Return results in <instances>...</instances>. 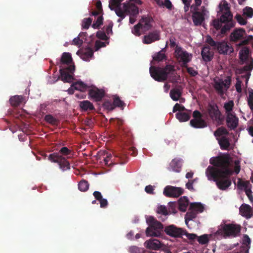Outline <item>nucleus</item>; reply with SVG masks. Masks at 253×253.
Listing matches in <instances>:
<instances>
[{
    "instance_id": "nucleus-1",
    "label": "nucleus",
    "mask_w": 253,
    "mask_h": 253,
    "mask_svg": "<svg viewBox=\"0 0 253 253\" xmlns=\"http://www.w3.org/2000/svg\"><path fill=\"white\" fill-rule=\"evenodd\" d=\"M210 163L215 167L209 166L207 169L208 179L215 181L219 189L226 190L231 185L230 177L234 172L231 168L230 158L227 155L218 156L211 159Z\"/></svg>"
},
{
    "instance_id": "nucleus-2",
    "label": "nucleus",
    "mask_w": 253,
    "mask_h": 253,
    "mask_svg": "<svg viewBox=\"0 0 253 253\" xmlns=\"http://www.w3.org/2000/svg\"><path fill=\"white\" fill-rule=\"evenodd\" d=\"M149 71L151 77L159 82L168 80L169 82L174 83L176 80L175 67L171 64H167L164 67L151 66Z\"/></svg>"
},
{
    "instance_id": "nucleus-3",
    "label": "nucleus",
    "mask_w": 253,
    "mask_h": 253,
    "mask_svg": "<svg viewBox=\"0 0 253 253\" xmlns=\"http://www.w3.org/2000/svg\"><path fill=\"white\" fill-rule=\"evenodd\" d=\"M206 42L213 49H216L220 54H229L234 51L233 48L230 46L227 42L225 41L215 42L210 36L207 37Z\"/></svg>"
},
{
    "instance_id": "nucleus-4",
    "label": "nucleus",
    "mask_w": 253,
    "mask_h": 253,
    "mask_svg": "<svg viewBox=\"0 0 253 253\" xmlns=\"http://www.w3.org/2000/svg\"><path fill=\"white\" fill-rule=\"evenodd\" d=\"M147 223L149 225L146 230L147 236L159 237L161 235L163 225L160 222L150 216L147 218Z\"/></svg>"
},
{
    "instance_id": "nucleus-5",
    "label": "nucleus",
    "mask_w": 253,
    "mask_h": 253,
    "mask_svg": "<svg viewBox=\"0 0 253 253\" xmlns=\"http://www.w3.org/2000/svg\"><path fill=\"white\" fill-rule=\"evenodd\" d=\"M174 56L183 67H187V64L192 59V55L181 47L176 46L174 49Z\"/></svg>"
},
{
    "instance_id": "nucleus-6",
    "label": "nucleus",
    "mask_w": 253,
    "mask_h": 253,
    "mask_svg": "<svg viewBox=\"0 0 253 253\" xmlns=\"http://www.w3.org/2000/svg\"><path fill=\"white\" fill-rule=\"evenodd\" d=\"M194 5L191 6V12L192 19L195 26H198L202 25L205 21V16L208 12L205 6H202L200 10Z\"/></svg>"
},
{
    "instance_id": "nucleus-7",
    "label": "nucleus",
    "mask_w": 253,
    "mask_h": 253,
    "mask_svg": "<svg viewBox=\"0 0 253 253\" xmlns=\"http://www.w3.org/2000/svg\"><path fill=\"white\" fill-rule=\"evenodd\" d=\"M221 13L222 14L219 19L225 24L220 30L221 34L223 35L235 26V22L232 19L233 15L231 12Z\"/></svg>"
},
{
    "instance_id": "nucleus-8",
    "label": "nucleus",
    "mask_w": 253,
    "mask_h": 253,
    "mask_svg": "<svg viewBox=\"0 0 253 253\" xmlns=\"http://www.w3.org/2000/svg\"><path fill=\"white\" fill-rule=\"evenodd\" d=\"M48 160L52 163H57L62 171L70 169V164L66 158H62L58 154H50Z\"/></svg>"
},
{
    "instance_id": "nucleus-9",
    "label": "nucleus",
    "mask_w": 253,
    "mask_h": 253,
    "mask_svg": "<svg viewBox=\"0 0 253 253\" xmlns=\"http://www.w3.org/2000/svg\"><path fill=\"white\" fill-rule=\"evenodd\" d=\"M219 231H221V232H223L225 237L229 236L235 237L240 233L241 226L239 225L227 224H225L222 229H219L218 232Z\"/></svg>"
},
{
    "instance_id": "nucleus-10",
    "label": "nucleus",
    "mask_w": 253,
    "mask_h": 253,
    "mask_svg": "<svg viewBox=\"0 0 253 253\" xmlns=\"http://www.w3.org/2000/svg\"><path fill=\"white\" fill-rule=\"evenodd\" d=\"M192 116L193 119L190 122L191 126L196 128H202L207 126V123L202 119V115L199 111H194Z\"/></svg>"
},
{
    "instance_id": "nucleus-11",
    "label": "nucleus",
    "mask_w": 253,
    "mask_h": 253,
    "mask_svg": "<svg viewBox=\"0 0 253 253\" xmlns=\"http://www.w3.org/2000/svg\"><path fill=\"white\" fill-rule=\"evenodd\" d=\"M75 70L74 65H70L59 70L61 80L64 82L71 83L74 80L72 74Z\"/></svg>"
},
{
    "instance_id": "nucleus-12",
    "label": "nucleus",
    "mask_w": 253,
    "mask_h": 253,
    "mask_svg": "<svg viewBox=\"0 0 253 253\" xmlns=\"http://www.w3.org/2000/svg\"><path fill=\"white\" fill-rule=\"evenodd\" d=\"M184 190L181 187L168 185L165 187L163 194L167 197L177 198L181 196Z\"/></svg>"
},
{
    "instance_id": "nucleus-13",
    "label": "nucleus",
    "mask_w": 253,
    "mask_h": 253,
    "mask_svg": "<svg viewBox=\"0 0 253 253\" xmlns=\"http://www.w3.org/2000/svg\"><path fill=\"white\" fill-rule=\"evenodd\" d=\"M231 84V79L230 78L226 79L223 81L219 80L218 81H214V88L217 92L220 95H223L224 93V89L227 90L230 87Z\"/></svg>"
},
{
    "instance_id": "nucleus-14",
    "label": "nucleus",
    "mask_w": 253,
    "mask_h": 253,
    "mask_svg": "<svg viewBox=\"0 0 253 253\" xmlns=\"http://www.w3.org/2000/svg\"><path fill=\"white\" fill-rule=\"evenodd\" d=\"M164 231L168 235L173 238H180L183 235V230L173 224L167 226Z\"/></svg>"
},
{
    "instance_id": "nucleus-15",
    "label": "nucleus",
    "mask_w": 253,
    "mask_h": 253,
    "mask_svg": "<svg viewBox=\"0 0 253 253\" xmlns=\"http://www.w3.org/2000/svg\"><path fill=\"white\" fill-rule=\"evenodd\" d=\"M123 11L125 14L133 15L136 17L139 14L138 7L134 4L129 2H124L123 4Z\"/></svg>"
},
{
    "instance_id": "nucleus-16",
    "label": "nucleus",
    "mask_w": 253,
    "mask_h": 253,
    "mask_svg": "<svg viewBox=\"0 0 253 253\" xmlns=\"http://www.w3.org/2000/svg\"><path fill=\"white\" fill-rule=\"evenodd\" d=\"M88 95L95 101H100L105 96V91L102 89L93 87L88 90Z\"/></svg>"
},
{
    "instance_id": "nucleus-17",
    "label": "nucleus",
    "mask_w": 253,
    "mask_h": 253,
    "mask_svg": "<svg viewBox=\"0 0 253 253\" xmlns=\"http://www.w3.org/2000/svg\"><path fill=\"white\" fill-rule=\"evenodd\" d=\"M208 112L210 117L215 121H221V113L216 105L209 104Z\"/></svg>"
},
{
    "instance_id": "nucleus-18",
    "label": "nucleus",
    "mask_w": 253,
    "mask_h": 253,
    "mask_svg": "<svg viewBox=\"0 0 253 253\" xmlns=\"http://www.w3.org/2000/svg\"><path fill=\"white\" fill-rule=\"evenodd\" d=\"M238 118L232 113L227 115L226 123L228 127L231 129H235L238 125Z\"/></svg>"
},
{
    "instance_id": "nucleus-19",
    "label": "nucleus",
    "mask_w": 253,
    "mask_h": 253,
    "mask_svg": "<svg viewBox=\"0 0 253 253\" xmlns=\"http://www.w3.org/2000/svg\"><path fill=\"white\" fill-rule=\"evenodd\" d=\"M182 166V160L175 158L170 162L168 169L169 170L179 172L181 171Z\"/></svg>"
},
{
    "instance_id": "nucleus-20",
    "label": "nucleus",
    "mask_w": 253,
    "mask_h": 253,
    "mask_svg": "<svg viewBox=\"0 0 253 253\" xmlns=\"http://www.w3.org/2000/svg\"><path fill=\"white\" fill-rule=\"evenodd\" d=\"M160 39L159 32L157 31H154L144 37L143 42L145 44H150Z\"/></svg>"
},
{
    "instance_id": "nucleus-21",
    "label": "nucleus",
    "mask_w": 253,
    "mask_h": 253,
    "mask_svg": "<svg viewBox=\"0 0 253 253\" xmlns=\"http://www.w3.org/2000/svg\"><path fill=\"white\" fill-rule=\"evenodd\" d=\"M77 54L80 55L83 60L85 61H88L90 58L93 55V51L91 48L87 47L82 51L78 50L77 52Z\"/></svg>"
},
{
    "instance_id": "nucleus-22",
    "label": "nucleus",
    "mask_w": 253,
    "mask_h": 253,
    "mask_svg": "<svg viewBox=\"0 0 253 253\" xmlns=\"http://www.w3.org/2000/svg\"><path fill=\"white\" fill-rule=\"evenodd\" d=\"M246 38V34L245 31L243 28L236 29L231 33L230 36L231 40L234 42H237L238 40L244 38Z\"/></svg>"
},
{
    "instance_id": "nucleus-23",
    "label": "nucleus",
    "mask_w": 253,
    "mask_h": 253,
    "mask_svg": "<svg viewBox=\"0 0 253 253\" xmlns=\"http://www.w3.org/2000/svg\"><path fill=\"white\" fill-rule=\"evenodd\" d=\"M202 58L205 62H209L212 60L213 53L211 50L209 45L204 46L201 51Z\"/></svg>"
},
{
    "instance_id": "nucleus-24",
    "label": "nucleus",
    "mask_w": 253,
    "mask_h": 253,
    "mask_svg": "<svg viewBox=\"0 0 253 253\" xmlns=\"http://www.w3.org/2000/svg\"><path fill=\"white\" fill-rule=\"evenodd\" d=\"M253 69V60H252L250 63L244 66L242 69L241 73L242 74L244 72H246V74L241 76V78H244L246 80V84L247 85L249 80L250 79L251 73L250 71Z\"/></svg>"
},
{
    "instance_id": "nucleus-25",
    "label": "nucleus",
    "mask_w": 253,
    "mask_h": 253,
    "mask_svg": "<svg viewBox=\"0 0 253 253\" xmlns=\"http://www.w3.org/2000/svg\"><path fill=\"white\" fill-rule=\"evenodd\" d=\"M145 245L147 249L158 250L162 247L163 244L157 239H151L146 241Z\"/></svg>"
},
{
    "instance_id": "nucleus-26",
    "label": "nucleus",
    "mask_w": 253,
    "mask_h": 253,
    "mask_svg": "<svg viewBox=\"0 0 253 253\" xmlns=\"http://www.w3.org/2000/svg\"><path fill=\"white\" fill-rule=\"evenodd\" d=\"M153 21V19L151 16H143L139 21V23H141V26L144 31H148L152 28L151 23Z\"/></svg>"
},
{
    "instance_id": "nucleus-27",
    "label": "nucleus",
    "mask_w": 253,
    "mask_h": 253,
    "mask_svg": "<svg viewBox=\"0 0 253 253\" xmlns=\"http://www.w3.org/2000/svg\"><path fill=\"white\" fill-rule=\"evenodd\" d=\"M111 121H114V123L119 127V133L122 136L129 137L131 135L130 132L128 130H126L122 126L123 124V121L120 119H112Z\"/></svg>"
},
{
    "instance_id": "nucleus-28",
    "label": "nucleus",
    "mask_w": 253,
    "mask_h": 253,
    "mask_svg": "<svg viewBox=\"0 0 253 253\" xmlns=\"http://www.w3.org/2000/svg\"><path fill=\"white\" fill-rule=\"evenodd\" d=\"M241 214L247 219L250 218L252 215V209L251 207L247 204H243L240 208Z\"/></svg>"
},
{
    "instance_id": "nucleus-29",
    "label": "nucleus",
    "mask_w": 253,
    "mask_h": 253,
    "mask_svg": "<svg viewBox=\"0 0 253 253\" xmlns=\"http://www.w3.org/2000/svg\"><path fill=\"white\" fill-rule=\"evenodd\" d=\"M191 111L188 110L184 112H178L176 114V118L180 122L188 121L191 117Z\"/></svg>"
},
{
    "instance_id": "nucleus-30",
    "label": "nucleus",
    "mask_w": 253,
    "mask_h": 253,
    "mask_svg": "<svg viewBox=\"0 0 253 253\" xmlns=\"http://www.w3.org/2000/svg\"><path fill=\"white\" fill-rule=\"evenodd\" d=\"M178 209L179 211L185 212L189 205V200L187 197L183 196L181 197L178 200Z\"/></svg>"
},
{
    "instance_id": "nucleus-31",
    "label": "nucleus",
    "mask_w": 253,
    "mask_h": 253,
    "mask_svg": "<svg viewBox=\"0 0 253 253\" xmlns=\"http://www.w3.org/2000/svg\"><path fill=\"white\" fill-rule=\"evenodd\" d=\"M122 0H110L109 7L112 10H114L115 12L117 10H123V7H121V2Z\"/></svg>"
},
{
    "instance_id": "nucleus-32",
    "label": "nucleus",
    "mask_w": 253,
    "mask_h": 253,
    "mask_svg": "<svg viewBox=\"0 0 253 253\" xmlns=\"http://www.w3.org/2000/svg\"><path fill=\"white\" fill-rule=\"evenodd\" d=\"M72 154V151L68 149L67 147L61 148L58 152L53 153L52 154H58V155L62 158H66L69 159L70 158L69 155Z\"/></svg>"
},
{
    "instance_id": "nucleus-33",
    "label": "nucleus",
    "mask_w": 253,
    "mask_h": 253,
    "mask_svg": "<svg viewBox=\"0 0 253 253\" xmlns=\"http://www.w3.org/2000/svg\"><path fill=\"white\" fill-rule=\"evenodd\" d=\"M218 141L220 148L222 150H227L230 146L229 139L225 136H222L220 139H218Z\"/></svg>"
},
{
    "instance_id": "nucleus-34",
    "label": "nucleus",
    "mask_w": 253,
    "mask_h": 253,
    "mask_svg": "<svg viewBox=\"0 0 253 253\" xmlns=\"http://www.w3.org/2000/svg\"><path fill=\"white\" fill-rule=\"evenodd\" d=\"M23 99L21 95H15L10 98L9 102L12 106L17 107L23 102Z\"/></svg>"
},
{
    "instance_id": "nucleus-35",
    "label": "nucleus",
    "mask_w": 253,
    "mask_h": 253,
    "mask_svg": "<svg viewBox=\"0 0 253 253\" xmlns=\"http://www.w3.org/2000/svg\"><path fill=\"white\" fill-rule=\"evenodd\" d=\"M80 107L84 111H91L94 109V106L90 101L84 100L80 102Z\"/></svg>"
},
{
    "instance_id": "nucleus-36",
    "label": "nucleus",
    "mask_w": 253,
    "mask_h": 253,
    "mask_svg": "<svg viewBox=\"0 0 253 253\" xmlns=\"http://www.w3.org/2000/svg\"><path fill=\"white\" fill-rule=\"evenodd\" d=\"M250 53L249 48L247 47H243L239 52L240 59L242 62H246L248 60Z\"/></svg>"
},
{
    "instance_id": "nucleus-37",
    "label": "nucleus",
    "mask_w": 253,
    "mask_h": 253,
    "mask_svg": "<svg viewBox=\"0 0 253 253\" xmlns=\"http://www.w3.org/2000/svg\"><path fill=\"white\" fill-rule=\"evenodd\" d=\"M73 60L71 55L69 52H64L61 58V62L62 64L69 65L72 63Z\"/></svg>"
},
{
    "instance_id": "nucleus-38",
    "label": "nucleus",
    "mask_w": 253,
    "mask_h": 253,
    "mask_svg": "<svg viewBox=\"0 0 253 253\" xmlns=\"http://www.w3.org/2000/svg\"><path fill=\"white\" fill-rule=\"evenodd\" d=\"M237 186L239 189L242 190L244 189L245 191L251 188V185L249 181H243L240 178H239Z\"/></svg>"
},
{
    "instance_id": "nucleus-39",
    "label": "nucleus",
    "mask_w": 253,
    "mask_h": 253,
    "mask_svg": "<svg viewBox=\"0 0 253 253\" xmlns=\"http://www.w3.org/2000/svg\"><path fill=\"white\" fill-rule=\"evenodd\" d=\"M169 94L173 100L177 101L181 95V92L178 88H174L170 90Z\"/></svg>"
},
{
    "instance_id": "nucleus-40",
    "label": "nucleus",
    "mask_w": 253,
    "mask_h": 253,
    "mask_svg": "<svg viewBox=\"0 0 253 253\" xmlns=\"http://www.w3.org/2000/svg\"><path fill=\"white\" fill-rule=\"evenodd\" d=\"M197 213L193 210L189 209L188 211L186 213L185 216V220L186 224L188 221L193 219L197 216Z\"/></svg>"
},
{
    "instance_id": "nucleus-41",
    "label": "nucleus",
    "mask_w": 253,
    "mask_h": 253,
    "mask_svg": "<svg viewBox=\"0 0 253 253\" xmlns=\"http://www.w3.org/2000/svg\"><path fill=\"white\" fill-rule=\"evenodd\" d=\"M190 209L194 210L198 213L204 211V207L201 203H193L190 205Z\"/></svg>"
},
{
    "instance_id": "nucleus-42",
    "label": "nucleus",
    "mask_w": 253,
    "mask_h": 253,
    "mask_svg": "<svg viewBox=\"0 0 253 253\" xmlns=\"http://www.w3.org/2000/svg\"><path fill=\"white\" fill-rule=\"evenodd\" d=\"M74 89L80 90L82 92L85 91L87 86L82 82H78L73 84L72 85Z\"/></svg>"
},
{
    "instance_id": "nucleus-43",
    "label": "nucleus",
    "mask_w": 253,
    "mask_h": 253,
    "mask_svg": "<svg viewBox=\"0 0 253 253\" xmlns=\"http://www.w3.org/2000/svg\"><path fill=\"white\" fill-rule=\"evenodd\" d=\"M89 188L88 182L84 179H82L78 184L79 189L82 192L86 191Z\"/></svg>"
},
{
    "instance_id": "nucleus-44",
    "label": "nucleus",
    "mask_w": 253,
    "mask_h": 253,
    "mask_svg": "<svg viewBox=\"0 0 253 253\" xmlns=\"http://www.w3.org/2000/svg\"><path fill=\"white\" fill-rule=\"evenodd\" d=\"M113 103L115 108L117 107L123 109L125 106V103L120 99L119 96H115L114 97Z\"/></svg>"
},
{
    "instance_id": "nucleus-45",
    "label": "nucleus",
    "mask_w": 253,
    "mask_h": 253,
    "mask_svg": "<svg viewBox=\"0 0 253 253\" xmlns=\"http://www.w3.org/2000/svg\"><path fill=\"white\" fill-rule=\"evenodd\" d=\"M199 243L201 245L208 244L209 242V236L207 234H204L197 237Z\"/></svg>"
},
{
    "instance_id": "nucleus-46",
    "label": "nucleus",
    "mask_w": 253,
    "mask_h": 253,
    "mask_svg": "<svg viewBox=\"0 0 253 253\" xmlns=\"http://www.w3.org/2000/svg\"><path fill=\"white\" fill-rule=\"evenodd\" d=\"M228 134L229 132L226 128L224 127L218 128L214 133V135L216 137L220 136L222 135H228Z\"/></svg>"
},
{
    "instance_id": "nucleus-47",
    "label": "nucleus",
    "mask_w": 253,
    "mask_h": 253,
    "mask_svg": "<svg viewBox=\"0 0 253 253\" xmlns=\"http://www.w3.org/2000/svg\"><path fill=\"white\" fill-rule=\"evenodd\" d=\"M44 120L46 122L53 125H56L58 122L57 120L54 117H53V116H52L51 115H45V116L44 117Z\"/></svg>"
},
{
    "instance_id": "nucleus-48",
    "label": "nucleus",
    "mask_w": 253,
    "mask_h": 253,
    "mask_svg": "<svg viewBox=\"0 0 253 253\" xmlns=\"http://www.w3.org/2000/svg\"><path fill=\"white\" fill-rule=\"evenodd\" d=\"M92 19L90 18H84L82 21V29H88L92 23Z\"/></svg>"
},
{
    "instance_id": "nucleus-49",
    "label": "nucleus",
    "mask_w": 253,
    "mask_h": 253,
    "mask_svg": "<svg viewBox=\"0 0 253 253\" xmlns=\"http://www.w3.org/2000/svg\"><path fill=\"white\" fill-rule=\"evenodd\" d=\"M248 104L253 113V90L249 91V97L248 98Z\"/></svg>"
},
{
    "instance_id": "nucleus-50",
    "label": "nucleus",
    "mask_w": 253,
    "mask_h": 253,
    "mask_svg": "<svg viewBox=\"0 0 253 253\" xmlns=\"http://www.w3.org/2000/svg\"><path fill=\"white\" fill-rule=\"evenodd\" d=\"M219 8H220V11L221 12H231L228 3L225 0H224L223 1V4L220 3L219 4Z\"/></svg>"
},
{
    "instance_id": "nucleus-51",
    "label": "nucleus",
    "mask_w": 253,
    "mask_h": 253,
    "mask_svg": "<svg viewBox=\"0 0 253 253\" xmlns=\"http://www.w3.org/2000/svg\"><path fill=\"white\" fill-rule=\"evenodd\" d=\"M234 105V103L232 100L229 101L228 102H226L224 104V107L227 114L228 113H231V112L233 110Z\"/></svg>"
},
{
    "instance_id": "nucleus-52",
    "label": "nucleus",
    "mask_w": 253,
    "mask_h": 253,
    "mask_svg": "<svg viewBox=\"0 0 253 253\" xmlns=\"http://www.w3.org/2000/svg\"><path fill=\"white\" fill-rule=\"evenodd\" d=\"M166 57L165 53H163L162 51L158 52L153 56V60L157 61H163Z\"/></svg>"
},
{
    "instance_id": "nucleus-53",
    "label": "nucleus",
    "mask_w": 253,
    "mask_h": 253,
    "mask_svg": "<svg viewBox=\"0 0 253 253\" xmlns=\"http://www.w3.org/2000/svg\"><path fill=\"white\" fill-rule=\"evenodd\" d=\"M157 212L159 214H161L164 215H167L169 214V212L166 207L164 205L159 206L157 208Z\"/></svg>"
},
{
    "instance_id": "nucleus-54",
    "label": "nucleus",
    "mask_w": 253,
    "mask_h": 253,
    "mask_svg": "<svg viewBox=\"0 0 253 253\" xmlns=\"http://www.w3.org/2000/svg\"><path fill=\"white\" fill-rule=\"evenodd\" d=\"M143 29L142 26H141V23L139 22L135 25L133 28L132 29V33L136 36H139L140 35V30Z\"/></svg>"
},
{
    "instance_id": "nucleus-55",
    "label": "nucleus",
    "mask_w": 253,
    "mask_h": 253,
    "mask_svg": "<svg viewBox=\"0 0 253 253\" xmlns=\"http://www.w3.org/2000/svg\"><path fill=\"white\" fill-rule=\"evenodd\" d=\"M187 110H188L186 109L184 106L178 103L175 104L173 108V112H176V111L184 112L183 111H186Z\"/></svg>"
},
{
    "instance_id": "nucleus-56",
    "label": "nucleus",
    "mask_w": 253,
    "mask_h": 253,
    "mask_svg": "<svg viewBox=\"0 0 253 253\" xmlns=\"http://www.w3.org/2000/svg\"><path fill=\"white\" fill-rule=\"evenodd\" d=\"M222 23L219 19H215L212 21V26L216 30L221 29Z\"/></svg>"
},
{
    "instance_id": "nucleus-57",
    "label": "nucleus",
    "mask_w": 253,
    "mask_h": 253,
    "mask_svg": "<svg viewBox=\"0 0 253 253\" xmlns=\"http://www.w3.org/2000/svg\"><path fill=\"white\" fill-rule=\"evenodd\" d=\"M177 204L175 202H169V211L172 213H175L177 212Z\"/></svg>"
},
{
    "instance_id": "nucleus-58",
    "label": "nucleus",
    "mask_w": 253,
    "mask_h": 253,
    "mask_svg": "<svg viewBox=\"0 0 253 253\" xmlns=\"http://www.w3.org/2000/svg\"><path fill=\"white\" fill-rule=\"evenodd\" d=\"M103 24V17L102 16L98 17L95 22L92 25L94 29H98L100 25Z\"/></svg>"
},
{
    "instance_id": "nucleus-59",
    "label": "nucleus",
    "mask_w": 253,
    "mask_h": 253,
    "mask_svg": "<svg viewBox=\"0 0 253 253\" xmlns=\"http://www.w3.org/2000/svg\"><path fill=\"white\" fill-rule=\"evenodd\" d=\"M251 242V241L249 236L246 234L244 235L243 238V244L248 248V250L250 248Z\"/></svg>"
},
{
    "instance_id": "nucleus-60",
    "label": "nucleus",
    "mask_w": 253,
    "mask_h": 253,
    "mask_svg": "<svg viewBox=\"0 0 253 253\" xmlns=\"http://www.w3.org/2000/svg\"><path fill=\"white\" fill-rule=\"evenodd\" d=\"M244 14L248 17H252L253 16V9L250 7H246L244 9Z\"/></svg>"
},
{
    "instance_id": "nucleus-61",
    "label": "nucleus",
    "mask_w": 253,
    "mask_h": 253,
    "mask_svg": "<svg viewBox=\"0 0 253 253\" xmlns=\"http://www.w3.org/2000/svg\"><path fill=\"white\" fill-rule=\"evenodd\" d=\"M103 106L106 109L112 111L114 109L115 106H114L113 103H112L110 101H105L103 104Z\"/></svg>"
},
{
    "instance_id": "nucleus-62",
    "label": "nucleus",
    "mask_w": 253,
    "mask_h": 253,
    "mask_svg": "<svg viewBox=\"0 0 253 253\" xmlns=\"http://www.w3.org/2000/svg\"><path fill=\"white\" fill-rule=\"evenodd\" d=\"M97 37L102 40L106 41L108 39V37L107 36L106 34L103 31H99L97 32Z\"/></svg>"
},
{
    "instance_id": "nucleus-63",
    "label": "nucleus",
    "mask_w": 253,
    "mask_h": 253,
    "mask_svg": "<svg viewBox=\"0 0 253 253\" xmlns=\"http://www.w3.org/2000/svg\"><path fill=\"white\" fill-rule=\"evenodd\" d=\"M236 19H237L238 22L242 25H244L247 23V20L240 14H237L236 15Z\"/></svg>"
},
{
    "instance_id": "nucleus-64",
    "label": "nucleus",
    "mask_w": 253,
    "mask_h": 253,
    "mask_svg": "<svg viewBox=\"0 0 253 253\" xmlns=\"http://www.w3.org/2000/svg\"><path fill=\"white\" fill-rule=\"evenodd\" d=\"M83 43V41L82 40L80 39V37L78 36L77 37L74 38L72 42V44L78 46H81Z\"/></svg>"
}]
</instances>
